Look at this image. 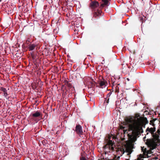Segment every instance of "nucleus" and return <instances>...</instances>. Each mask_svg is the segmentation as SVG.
I'll use <instances>...</instances> for the list:
<instances>
[{"instance_id": "12", "label": "nucleus", "mask_w": 160, "mask_h": 160, "mask_svg": "<svg viewBox=\"0 0 160 160\" xmlns=\"http://www.w3.org/2000/svg\"><path fill=\"white\" fill-rule=\"evenodd\" d=\"M65 84L69 88H71L72 87V84L68 81L65 80L64 81Z\"/></svg>"}, {"instance_id": "29", "label": "nucleus", "mask_w": 160, "mask_h": 160, "mask_svg": "<svg viewBox=\"0 0 160 160\" xmlns=\"http://www.w3.org/2000/svg\"><path fill=\"white\" fill-rule=\"evenodd\" d=\"M93 85H95V84H94V83H92V86H93Z\"/></svg>"}, {"instance_id": "6", "label": "nucleus", "mask_w": 160, "mask_h": 160, "mask_svg": "<svg viewBox=\"0 0 160 160\" xmlns=\"http://www.w3.org/2000/svg\"><path fill=\"white\" fill-rule=\"evenodd\" d=\"M99 5V3L98 2L96 1L92 2L90 3V7L92 9H94L98 7Z\"/></svg>"}, {"instance_id": "28", "label": "nucleus", "mask_w": 160, "mask_h": 160, "mask_svg": "<svg viewBox=\"0 0 160 160\" xmlns=\"http://www.w3.org/2000/svg\"><path fill=\"white\" fill-rule=\"evenodd\" d=\"M157 120V118H154V119H152V120H154V122L156 120Z\"/></svg>"}, {"instance_id": "5", "label": "nucleus", "mask_w": 160, "mask_h": 160, "mask_svg": "<svg viewBox=\"0 0 160 160\" xmlns=\"http://www.w3.org/2000/svg\"><path fill=\"white\" fill-rule=\"evenodd\" d=\"M41 115V113L40 112L37 111L35 113H32L31 117L32 119L35 120L36 118L39 117Z\"/></svg>"}, {"instance_id": "33", "label": "nucleus", "mask_w": 160, "mask_h": 160, "mask_svg": "<svg viewBox=\"0 0 160 160\" xmlns=\"http://www.w3.org/2000/svg\"><path fill=\"white\" fill-rule=\"evenodd\" d=\"M119 158V157H118V158Z\"/></svg>"}, {"instance_id": "16", "label": "nucleus", "mask_w": 160, "mask_h": 160, "mask_svg": "<svg viewBox=\"0 0 160 160\" xmlns=\"http://www.w3.org/2000/svg\"><path fill=\"white\" fill-rule=\"evenodd\" d=\"M154 120H151L150 121V125H152L153 126H154Z\"/></svg>"}, {"instance_id": "20", "label": "nucleus", "mask_w": 160, "mask_h": 160, "mask_svg": "<svg viewBox=\"0 0 160 160\" xmlns=\"http://www.w3.org/2000/svg\"><path fill=\"white\" fill-rule=\"evenodd\" d=\"M110 150H111L112 151H114V148L113 147H112V146H111V148H110Z\"/></svg>"}, {"instance_id": "30", "label": "nucleus", "mask_w": 160, "mask_h": 160, "mask_svg": "<svg viewBox=\"0 0 160 160\" xmlns=\"http://www.w3.org/2000/svg\"><path fill=\"white\" fill-rule=\"evenodd\" d=\"M127 80H128V81H129V80L128 78H127Z\"/></svg>"}, {"instance_id": "8", "label": "nucleus", "mask_w": 160, "mask_h": 160, "mask_svg": "<svg viewBox=\"0 0 160 160\" xmlns=\"http://www.w3.org/2000/svg\"><path fill=\"white\" fill-rule=\"evenodd\" d=\"M102 12V11L101 10H98L97 12H94L93 17L98 18L101 16Z\"/></svg>"}, {"instance_id": "18", "label": "nucleus", "mask_w": 160, "mask_h": 160, "mask_svg": "<svg viewBox=\"0 0 160 160\" xmlns=\"http://www.w3.org/2000/svg\"><path fill=\"white\" fill-rule=\"evenodd\" d=\"M80 160H87L85 157L83 156H82L80 158Z\"/></svg>"}, {"instance_id": "19", "label": "nucleus", "mask_w": 160, "mask_h": 160, "mask_svg": "<svg viewBox=\"0 0 160 160\" xmlns=\"http://www.w3.org/2000/svg\"><path fill=\"white\" fill-rule=\"evenodd\" d=\"M112 92H110L108 94L107 97H109L111 94H112Z\"/></svg>"}, {"instance_id": "27", "label": "nucleus", "mask_w": 160, "mask_h": 160, "mask_svg": "<svg viewBox=\"0 0 160 160\" xmlns=\"http://www.w3.org/2000/svg\"><path fill=\"white\" fill-rule=\"evenodd\" d=\"M126 131H127V130H124H124H123V132H124V133H125V132H126Z\"/></svg>"}, {"instance_id": "32", "label": "nucleus", "mask_w": 160, "mask_h": 160, "mask_svg": "<svg viewBox=\"0 0 160 160\" xmlns=\"http://www.w3.org/2000/svg\"><path fill=\"white\" fill-rule=\"evenodd\" d=\"M126 160H129L128 159H126Z\"/></svg>"}, {"instance_id": "3", "label": "nucleus", "mask_w": 160, "mask_h": 160, "mask_svg": "<svg viewBox=\"0 0 160 160\" xmlns=\"http://www.w3.org/2000/svg\"><path fill=\"white\" fill-rule=\"evenodd\" d=\"M129 131H131L129 129ZM132 131V134L131 135L128 134V135L129 136V138L131 139V140L133 142H135L136 140V138L135 136V132L137 134H140L141 133H137L136 132H134L133 131L131 130Z\"/></svg>"}, {"instance_id": "24", "label": "nucleus", "mask_w": 160, "mask_h": 160, "mask_svg": "<svg viewBox=\"0 0 160 160\" xmlns=\"http://www.w3.org/2000/svg\"><path fill=\"white\" fill-rule=\"evenodd\" d=\"M31 56H32V58L33 59H35V58H34V55L33 54H31Z\"/></svg>"}, {"instance_id": "23", "label": "nucleus", "mask_w": 160, "mask_h": 160, "mask_svg": "<svg viewBox=\"0 0 160 160\" xmlns=\"http://www.w3.org/2000/svg\"><path fill=\"white\" fill-rule=\"evenodd\" d=\"M125 127H124L123 126H120V128L121 129H124L125 128Z\"/></svg>"}, {"instance_id": "34", "label": "nucleus", "mask_w": 160, "mask_h": 160, "mask_svg": "<svg viewBox=\"0 0 160 160\" xmlns=\"http://www.w3.org/2000/svg\"><path fill=\"white\" fill-rule=\"evenodd\" d=\"M1 0H0V2H1Z\"/></svg>"}, {"instance_id": "26", "label": "nucleus", "mask_w": 160, "mask_h": 160, "mask_svg": "<svg viewBox=\"0 0 160 160\" xmlns=\"http://www.w3.org/2000/svg\"><path fill=\"white\" fill-rule=\"evenodd\" d=\"M146 138V136L144 137L143 138V141H145V138Z\"/></svg>"}, {"instance_id": "4", "label": "nucleus", "mask_w": 160, "mask_h": 160, "mask_svg": "<svg viewBox=\"0 0 160 160\" xmlns=\"http://www.w3.org/2000/svg\"><path fill=\"white\" fill-rule=\"evenodd\" d=\"M75 131L78 134L82 135L83 134L82 128L80 125H77L76 126Z\"/></svg>"}, {"instance_id": "9", "label": "nucleus", "mask_w": 160, "mask_h": 160, "mask_svg": "<svg viewBox=\"0 0 160 160\" xmlns=\"http://www.w3.org/2000/svg\"><path fill=\"white\" fill-rule=\"evenodd\" d=\"M106 83L107 82L104 80H103V81H100L99 82L100 87L102 88L105 87L106 86Z\"/></svg>"}, {"instance_id": "7", "label": "nucleus", "mask_w": 160, "mask_h": 160, "mask_svg": "<svg viewBox=\"0 0 160 160\" xmlns=\"http://www.w3.org/2000/svg\"><path fill=\"white\" fill-rule=\"evenodd\" d=\"M156 128L154 127V126L153 128H149V127H148L146 130V132H147V134H148V132L151 133V134H153V133L155 131Z\"/></svg>"}, {"instance_id": "17", "label": "nucleus", "mask_w": 160, "mask_h": 160, "mask_svg": "<svg viewBox=\"0 0 160 160\" xmlns=\"http://www.w3.org/2000/svg\"><path fill=\"white\" fill-rule=\"evenodd\" d=\"M109 101V98H108L107 100L106 98H105V100L104 101V103H106V105L108 103Z\"/></svg>"}, {"instance_id": "13", "label": "nucleus", "mask_w": 160, "mask_h": 160, "mask_svg": "<svg viewBox=\"0 0 160 160\" xmlns=\"http://www.w3.org/2000/svg\"><path fill=\"white\" fill-rule=\"evenodd\" d=\"M141 148H141L142 151L143 152V154L144 155H145L146 154V152L147 151V148H144V147H142Z\"/></svg>"}, {"instance_id": "1", "label": "nucleus", "mask_w": 160, "mask_h": 160, "mask_svg": "<svg viewBox=\"0 0 160 160\" xmlns=\"http://www.w3.org/2000/svg\"><path fill=\"white\" fill-rule=\"evenodd\" d=\"M135 118L137 119L134 120L133 123L129 125V129L137 133H143L142 127H145V125L148 123L147 118L140 117L139 113L135 114Z\"/></svg>"}, {"instance_id": "14", "label": "nucleus", "mask_w": 160, "mask_h": 160, "mask_svg": "<svg viewBox=\"0 0 160 160\" xmlns=\"http://www.w3.org/2000/svg\"><path fill=\"white\" fill-rule=\"evenodd\" d=\"M110 146H112L113 144V142H112V140H109L108 142L107 143Z\"/></svg>"}, {"instance_id": "11", "label": "nucleus", "mask_w": 160, "mask_h": 160, "mask_svg": "<svg viewBox=\"0 0 160 160\" xmlns=\"http://www.w3.org/2000/svg\"><path fill=\"white\" fill-rule=\"evenodd\" d=\"M1 91L3 92L4 96L5 97H7V96L8 95V94H7V90L5 88H4L3 87H1Z\"/></svg>"}, {"instance_id": "25", "label": "nucleus", "mask_w": 160, "mask_h": 160, "mask_svg": "<svg viewBox=\"0 0 160 160\" xmlns=\"http://www.w3.org/2000/svg\"><path fill=\"white\" fill-rule=\"evenodd\" d=\"M144 160L143 159H141L140 158H138L137 160Z\"/></svg>"}, {"instance_id": "21", "label": "nucleus", "mask_w": 160, "mask_h": 160, "mask_svg": "<svg viewBox=\"0 0 160 160\" xmlns=\"http://www.w3.org/2000/svg\"><path fill=\"white\" fill-rule=\"evenodd\" d=\"M156 133H157L159 135H160V130L159 129H158Z\"/></svg>"}, {"instance_id": "15", "label": "nucleus", "mask_w": 160, "mask_h": 160, "mask_svg": "<svg viewBox=\"0 0 160 160\" xmlns=\"http://www.w3.org/2000/svg\"><path fill=\"white\" fill-rule=\"evenodd\" d=\"M103 148L105 149L107 148H108L109 149H110L111 146L109 145L108 144H107L104 146Z\"/></svg>"}, {"instance_id": "2", "label": "nucleus", "mask_w": 160, "mask_h": 160, "mask_svg": "<svg viewBox=\"0 0 160 160\" xmlns=\"http://www.w3.org/2000/svg\"><path fill=\"white\" fill-rule=\"evenodd\" d=\"M152 135L154 138V140L151 139H147L146 140V144L148 146L152 147L153 149H154L158 146L156 143V141H158V142H160V139H159L160 135L157 133H154V132Z\"/></svg>"}, {"instance_id": "22", "label": "nucleus", "mask_w": 160, "mask_h": 160, "mask_svg": "<svg viewBox=\"0 0 160 160\" xmlns=\"http://www.w3.org/2000/svg\"><path fill=\"white\" fill-rule=\"evenodd\" d=\"M151 153V151L150 150H148L146 152L147 154H150Z\"/></svg>"}, {"instance_id": "10", "label": "nucleus", "mask_w": 160, "mask_h": 160, "mask_svg": "<svg viewBox=\"0 0 160 160\" xmlns=\"http://www.w3.org/2000/svg\"><path fill=\"white\" fill-rule=\"evenodd\" d=\"M36 46V45L34 44H32L28 45V48L29 51H32L34 50Z\"/></svg>"}, {"instance_id": "31", "label": "nucleus", "mask_w": 160, "mask_h": 160, "mask_svg": "<svg viewBox=\"0 0 160 160\" xmlns=\"http://www.w3.org/2000/svg\"><path fill=\"white\" fill-rule=\"evenodd\" d=\"M116 91H117V92H118V90H117Z\"/></svg>"}]
</instances>
